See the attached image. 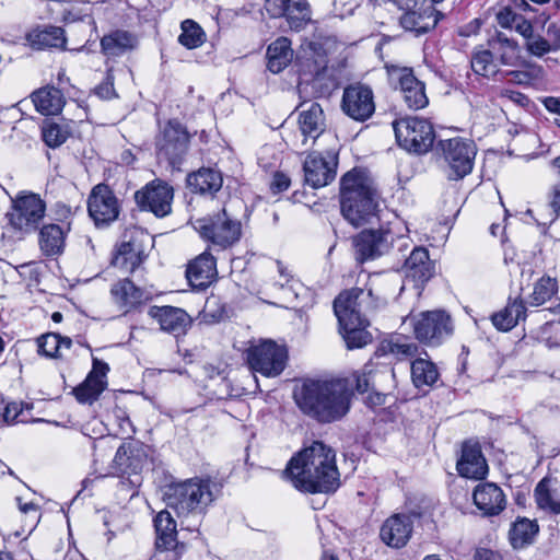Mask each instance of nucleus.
Masks as SVG:
<instances>
[{
	"instance_id": "b1692460",
	"label": "nucleus",
	"mask_w": 560,
	"mask_h": 560,
	"mask_svg": "<svg viewBox=\"0 0 560 560\" xmlns=\"http://www.w3.org/2000/svg\"><path fill=\"white\" fill-rule=\"evenodd\" d=\"M299 114V129L303 136V144H306L308 139L313 142L320 137L326 128V119L322 106L317 103H301Z\"/></svg>"
},
{
	"instance_id": "58836bf2",
	"label": "nucleus",
	"mask_w": 560,
	"mask_h": 560,
	"mask_svg": "<svg viewBox=\"0 0 560 560\" xmlns=\"http://www.w3.org/2000/svg\"><path fill=\"white\" fill-rule=\"evenodd\" d=\"M525 304L523 300L510 302L503 310L492 315V324L502 331L512 329L521 318L525 316Z\"/></svg>"
},
{
	"instance_id": "6e6d98bb",
	"label": "nucleus",
	"mask_w": 560,
	"mask_h": 560,
	"mask_svg": "<svg viewBox=\"0 0 560 560\" xmlns=\"http://www.w3.org/2000/svg\"><path fill=\"white\" fill-rule=\"evenodd\" d=\"M68 138V132L57 124H47L43 127V139L50 148L61 145Z\"/></svg>"
},
{
	"instance_id": "c85d7f7f",
	"label": "nucleus",
	"mask_w": 560,
	"mask_h": 560,
	"mask_svg": "<svg viewBox=\"0 0 560 560\" xmlns=\"http://www.w3.org/2000/svg\"><path fill=\"white\" fill-rule=\"evenodd\" d=\"M399 85L404 101L411 109H420L428 105L424 84L409 69L399 72Z\"/></svg>"
},
{
	"instance_id": "7c9ffc66",
	"label": "nucleus",
	"mask_w": 560,
	"mask_h": 560,
	"mask_svg": "<svg viewBox=\"0 0 560 560\" xmlns=\"http://www.w3.org/2000/svg\"><path fill=\"white\" fill-rule=\"evenodd\" d=\"M113 302L125 313L135 308L143 300V292L128 279H122L113 284L110 289Z\"/></svg>"
},
{
	"instance_id": "774afa93",
	"label": "nucleus",
	"mask_w": 560,
	"mask_h": 560,
	"mask_svg": "<svg viewBox=\"0 0 560 560\" xmlns=\"http://www.w3.org/2000/svg\"><path fill=\"white\" fill-rule=\"evenodd\" d=\"M109 371L107 363L94 358L93 368L88 376H94L95 381L106 382V374Z\"/></svg>"
},
{
	"instance_id": "69168bd1",
	"label": "nucleus",
	"mask_w": 560,
	"mask_h": 560,
	"mask_svg": "<svg viewBox=\"0 0 560 560\" xmlns=\"http://www.w3.org/2000/svg\"><path fill=\"white\" fill-rule=\"evenodd\" d=\"M518 16L520 14H516L511 9L505 8L498 13L497 19L498 23L502 27L513 28Z\"/></svg>"
},
{
	"instance_id": "2eb2a0df",
	"label": "nucleus",
	"mask_w": 560,
	"mask_h": 560,
	"mask_svg": "<svg viewBox=\"0 0 560 560\" xmlns=\"http://www.w3.org/2000/svg\"><path fill=\"white\" fill-rule=\"evenodd\" d=\"M341 108L343 113L357 121H365L375 112L373 91L370 86L355 83L343 90Z\"/></svg>"
},
{
	"instance_id": "e2e57ef3",
	"label": "nucleus",
	"mask_w": 560,
	"mask_h": 560,
	"mask_svg": "<svg viewBox=\"0 0 560 560\" xmlns=\"http://www.w3.org/2000/svg\"><path fill=\"white\" fill-rule=\"evenodd\" d=\"M359 3L360 0H334V12L337 16L343 19L351 15Z\"/></svg>"
},
{
	"instance_id": "f03ea898",
	"label": "nucleus",
	"mask_w": 560,
	"mask_h": 560,
	"mask_svg": "<svg viewBox=\"0 0 560 560\" xmlns=\"http://www.w3.org/2000/svg\"><path fill=\"white\" fill-rule=\"evenodd\" d=\"M351 398L346 378L306 380L294 390L299 409L319 423L341 420L350 410Z\"/></svg>"
},
{
	"instance_id": "1a4fd4ad",
	"label": "nucleus",
	"mask_w": 560,
	"mask_h": 560,
	"mask_svg": "<svg viewBox=\"0 0 560 560\" xmlns=\"http://www.w3.org/2000/svg\"><path fill=\"white\" fill-rule=\"evenodd\" d=\"M324 139L335 142V145L323 152L313 151L303 163L305 183L313 188H320L330 184L336 177L338 165V148L336 136L331 133L324 135Z\"/></svg>"
},
{
	"instance_id": "4be33fe9",
	"label": "nucleus",
	"mask_w": 560,
	"mask_h": 560,
	"mask_svg": "<svg viewBox=\"0 0 560 560\" xmlns=\"http://www.w3.org/2000/svg\"><path fill=\"white\" fill-rule=\"evenodd\" d=\"M155 548L160 551H174L182 555L185 544L177 540L176 522L167 510L160 511L154 517Z\"/></svg>"
},
{
	"instance_id": "9d476101",
	"label": "nucleus",
	"mask_w": 560,
	"mask_h": 560,
	"mask_svg": "<svg viewBox=\"0 0 560 560\" xmlns=\"http://www.w3.org/2000/svg\"><path fill=\"white\" fill-rule=\"evenodd\" d=\"M438 149L450 168L448 177L451 179L464 178L472 171L477 153L472 140L460 137L440 140Z\"/></svg>"
},
{
	"instance_id": "ea45409f",
	"label": "nucleus",
	"mask_w": 560,
	"mask_h": 560,
	"mask_svg": "<svg viewBox=\"0 0 560 560\" xmlns=\"http://www.w3.org/2000/svg\"><path fill=\"white\" fill-rule=\"evenodd\" d=\"M491 47L503 66L516 67L521 63L520 46L515 40L503 34H498L497 38L492 40Z\"/></svg>"
},
{
	"instance_id": "79ce46f5",
	"label": "nucleus",
	"mask_w": 560,
	"mask_h": 560,
	"mask_svg": "<svg viewBox=\"0 0 560 560\" xmlns=\"http://www.w3.org/2000/svg\"><path fill=\"white\" fill-rule=\"evenodd\" d=\"M411 380L418 388L432 386L439 380L436 365L427 359H416L411 363Z\"/></svg>"
},
{
	"instance_id": "a211bd4d",
	"label": "nucleus",
	"mask_w": 560,
	"mask_h": 560,
	"mask_svg": "<svg viewBox=\"0 0 560 560\" xmlns=\"http://www.w3.org/2000/svg\"><path fill=\"white\" fill-rule=\"evenodd\" d=\"M398 279L383 278L380 276L371 277L369 284L363 291V295L358 299L361 302V310H374L388 303L389 300L396 299V291L399 292L404 287H398Z\"/></svg>"
},
{
	"instance_id": "473e14b6",
	"label": "nucleus",
	"mask_w": 560,
	"mask_h": 560,
	"mask_svg": "<svg viewBox=\"0 0 560 560\" xmlns=\"http://www.w3.org/2000/svg\"><path fill=\"white\" fill-rule=\"evenodd\" d=\"M223 178L221 173L214 168L201 167L187 177L190 189L201 195H212L222 187Z\"/></svg>"
},
{
	"instance_id": "6e6552de",
	"label": "nucleus",
	"mask_w": 560,
	"mask_h": 560,
	"mask_svg": "<svg viewBox=\"0 0 560 560\" xmlns=\"http://www.w3.org/2000/svg\"><path fill=\"white\" fill-rule=\"evenodd\" d=\"M396 140L406 151L422 154L434 141L431 122L419 117H404L393 122Z\"/></svg>"
},
{
	"instance_id": "c756f323",
	"label": "nucleus",
	"mask_w": 560,
	"mask_h": 560,
	"mask_svg": "<svg viewBox=\"0 0 560 560\" xmlns=\"http://www.w3.org/2000/svg\"><path fill=\"white\" fill-rule=\"evenodd\" d=\"M70 231V224L65 226L50 223L44 225L38 235V244L45 256H56L63 252L66 236Z\"/></svg>"
},
{
	"instance_id": "3c124183",
	"label": "nucleus",
	"mask_w": 560,
	"mask_h": 560,
	"mask_svg": "<svg viewBox=\"0 0 560 560\" xmlns=\"http://www.w3.org/2000/svg\"><path fill=\"white\" fill-rule=\"evenodd\" d=\"M471 69L476 74L490 78L498 73L493 61V54L490 50L476 51L471 57Z\"/></svg>"
},
{
	"instance_id": "cd10ccee",
	"label": "nucleus",
	"mask_w": 560,
	"mask_h": 560,
	"mask_svg": "<svg viewBox=\"0 0 560 560\" xmlns=\"http://www.w3.org/2000/svg\"><path fill=\"white\" fill-rule=\"evenodd\" d=\"M406 279L415 283L419 288L427 282L434 272V267L429 258V253L425 248H415L404 265Z\"/></svg>"
},
{
	"instance_id": "39448f33",
	"label": "nucleus",
	"mask_w": 560,
	"mask_h": 560,
	"mask_svg": "<svg viewBox=\"0 0 560 560\" xmlns=\"http://www.w3.org/2000/svg\"><path fill=\"white\" fill-rule=\"evenodd\" d=\"M215 485L210 479L192 478L168 487L167 506L178 517L200 516L214 501Z\"/></svg>"
},
{
	"instance_id": "bf43d9fd",
	"label": "nucleus",
	"mask_w": 560,
	"mask_h": 560,
	"mask_svg": "<svg viewBox=\"0 0 560 560\" xmlns=\"http://www.w3.org/2000/svg\"><path fill=\"white\" fill-rule=\"evenodd\" d=\"M383 348L387 349L390 353L402 358L413 357L418 350V347L415 343L399 341H389L386 346L384 345Z\"/></svg>"
},
{
	"instance_id": "13d9d810",
	"label": "nucleus",
	"mask_w": 560,
	"mask_h": 560,
	"mask_svg": "<svg viewBox=\"0 0 560 560\" xmlns=\"http://www.w3.org/2000/svg\"><path fill=\"white\" fill-rule=\"evenodd\" d=\"M277 268L281 279V281L278 282L280 288L293 293L296 296V285H299V281L294 279V277L281 261H277Z\"/></svg>"
},
{
	"instance_id": "8fccbe9b",
	"label": "nucleus",
	"mask_w": 560,
	"mask_h": 560,
	"mask_svg": "<svg viewBox=\"0 0 560 560\" xmlns=\"http://www.w3.org/2000/svg\"><path fill=\"white\" fill-rule=\"evenodd\" d=\"M206 39L202 28L192 20H185L182 23V34L178 42L188 49H194L203 44Z\"/></svg>"
},
{
	"instance_id": "0eeeda50",
	"label": "nucleus",
	"mask_w": 560,
	"mask_h": 560,
	"mask_svg": "<svg viewBox=\"0 0 560 560\" xmlns=\"http://www.w3.org/2000/svg\"><path fill=\"white\" fill-rule=\"evenodd\" d=\"M199 235L220 249L235 245L242 236V223L228 213L225 208L219 212L196 219L192 223Z\"/></svg>"
},
{
	"instance_id": "412c9836",
	"label": "nucleus",
	"mask_w": 560,
	"mask_h": 560,
	"mask_svg": "<svg viewBox=\"0 0 560 560\" xmlns=\"http://www.w3.org/2000/svg\"><path fill=\"white\" fill-rule=\"evenodd\" d=\"M148 314L160 325L161 330L175 337L185 335L192 323L191 317L183 308L168 305L152 306Z\"/></svg>"
},
{
	"instance_id": "9b49d317",
	"label": "nucleus",
	"mask_w": 560,
	"mask_h": 560,
	"mask_svg": "<svg viewBox=\"0 0 560 560\" xmlns=\"http://www.w3.org/2000/svg\"><path fill=\"white\" fill-rule=\"evenodd\" d=\"M246 358L250 370L276 377L284 370L288 353L283 346L272 340H262L248 348Z\"/></svg>"
},
{
	"instance_id": "e433bc0d",
	"label": "nucleus",
	"mask_w": 560,
	"mask_h": 560,
	"mask_svg": "<svg viewBox=\"0 0 560 560\" xmlns=\"http://www.w3.org/2000/svg\"><path fill=\"white\" fill-rule=\"evenodd\" d=\"M293 50L287 37H279L268 46L267 67L272 73L281 72L292 60Z\"/></svg>"
},
{
	"instance_id": "7ed1b4c3",
	"label": "nucleus",
	"mask_w": 560,
	"mask_h": 560,
	"mask_svg": "<svg viewBox=\"0 0 560 560\" xmlns=\"http://www.w3.org/2000/svg\"><path fill=\"white\" fill-rule=\"evenodd\" d=\"M340 206L343 218L355 228L378 218L380 196L364 171L353 168L342 176Z\"/></svg>"
},
{
	"instance_id": "680f3d73",
	"label": "nucleus",
	"mask_w": 560,
	"mask_h": 560,
	"mask_svg": "<svg viewBox=\"0 0 560 560\" xmlns=\"http://www.w3.org/2000/svg\"><path fill=\"white\" fill-rule=\"evenodd\" d=\"M95 94L103 100H110L116 96L114 77L110 69L107 70L105 81L95 88Z\"/></svg>"
},
{
	"instance_id": "f704fd0d",
	"label": "nucleus",
	"mask_w": 560,
	"mask_h": 560,
	"mask_svg": "<svg viewBox=\"0 0 560 560\" xmlns=\"http://www.w3.org/2000/svg\"><path fill=\"white\" fill-rule=\"evenodd\" d=\"M137 45V37L127 31H115L101 39L102 50L108 57L121 56L135 49Z\"/></svg>"
},
{
	"instance_id": "0e129e2a",
	"label": "nucleus",
	"mask_w": 560,
	"mask_h": 560,
	"mask_svg": "<svg viewBox=\"0 0 560 560\" xmlns=\"http://www.w3.org/2000/svg\"><path fill=\"white\" fill-rule=\"evenodd\" d=\"M550 46L551 51L560 50V27L551 23L547 27V37H545Z\"/></svg>"
},
{
	"instance_id": "37998d69",
	"label": "nucleus",
	"mask_w": 560,
	"mask_h": 560,
	"mask_svg": "<svg viewBox=\"0 0 560 560\" xmlns=\"http://www.w3.org/2000/svg\"><path fill=\"white\" fill-rule=\"evenodd\" d=\"M558 292V283L550 276H542L534 283L533 292L527 298L529 306H540L550 301Z\"/></svg>"
},
{
	"instance_id": "a18cd8bd",
	"label": "nucleus",
	"mask_w": 560,
	"mask_h": 560,
	"mask_svg": "<svg viewBox=\"0 0 560 560\" xmlns=\"http://www.w3.org/2000/svg\"><path fill=\"white\" fill-rule=\"evenodd\" d=\"M113 466L116 474L127 475L130 472H137L141 467V460L139 457L133 455L131 444L124 443L116 451L113 459Z\"/></svg>"
},
{
	"instance_id": "6ab92c4d",
	"label": "nucleus",
	"mask_w": 560,
	"mask_h": 560,
	"mask_svg": "<svg viewBox=\"0 0 560 560\" xmlns=\"http://www.w3.org/2000/svg\"><path fill=\"white\" fill-rule=\"evenodd\" d=\"M265 9L271 18L284 16L292 30L302 28L311 20L306 0H266Z\"/></svg>"
},
{
	"instance_id": "49530a36",
	"label": "nucleus",
	"mask_w": 560,
	"mask_h": 560,
	"mask_svg": "<svg viewBox=\"0 0 560 560\" xmlns=\"http://www.w3.org/2000/svg\"><path fill=\"white\" fill-rule=\"evenodd\" d=\"M120 243L143 253H147L148 247L153 246L152 236L139 226L127 228L121 235Z\"/></svg>"
},
{
	"instance_id": "20e7f679",
	"label": "nucleus",
	"mask_w": 560,
	"mask_h": 560,
	"mask_svg": "<svg viewBox=\"0 0 560 560\" xmlns=\"http://www.w3.org/2000/svg\"><path fill=\"white\" fill-rule=\"evenodd\" d=\"M45 212L46 203L38 195L32 192L18 195L5 215L8 222L2 228V243L11 246L35 232Z\"/></svg>"
},
{
	"instance_id": "5701e85b",
	"label": "nucleus",
	"mask_w": 560,
	"mask_h": 560,
	"mask_svg": "<svg viewBox=\"0 0 560 560\" xmlns=\"http://www.w3.org/2000/svg\"><path fill=\"white\" fill-rule=\"evenodd\" d=\"M412 521L409 515L394 514L382 525L380 537L382 541L392 548H401L410 539Z\"/></svg>"
},
{
	"instance_id": "052dcab7",
	"label": "nucleus",
	"mask_w": 560,
	"mask_h": 560,
	"mask_svg": "<svg viewBox=\"0 0 560 560\" xmlns=\"http://www.w3.org/2000/svg\"><path fill=\"white\" fill-rule=\"evenodd\" d=\"M113 413L118 425V431L116 433L130 435L135 432V429L126 410L116 407Z\"/></svg>"
},
{
	"instance_id": "4d7b16f0",
	"label": "nucleus",
	"mask_w": 560,
	"mask_h": 560,
	"mask_svg": "<svg viewBox=\"0 0 560 560\" xmlns=\"http://www.w3.org/2000/svg\"><path fill=\"white\" fill-rule=\"evenodd\" d=\"M525 48L530 55L535 57H542L546 54L551 52L550 46L546 38L535 34L525 40Z\"/></svg>"
},
{
	"instance_id": "5fc2aeb1",
	"label": "nucleus",
	"mask_w": 560,
	"mask_h": 560,
	"mask_svg": "<svg viewBox=\"0 0 560 560\" xmlns=\"http://www.w3.org/2000/svg\"><path fill=\"white\" fill-rule=\"evenodd\" d=\"M378 373L374 371L372 364H365L360 372L353 374L357 390L360 393L374 389L376 386V377Z\"/></svg>"
},
{
	"instance_id": "864d4df0",
	"label": "nucleus",
	"mask_w": 560,
	"mask_h": 560,
	"mask_svg": "<svg viewBox=\"0 0 560 560\" xmlns=\"http://www.w3.org/2000/svg\"><path fill=\"white\" fill-rule=\"evenodd\" d=\"M544 77V70L540 66L530 67L525 71H506L504 72V78L508 79L509 82L527 85L533 81L540 80Z\"/></svg>"
},
{
	"instance_id": "f8f14e48",
	"label": "nucleus",
	"mask_w": 560,
	"mask_h": 560,
	"mask_svg": "<svg viewBox=\"0 0 560 560\" xmlns=\"http://www.w3.org/2000/svg\"><path fill=\"white\" fill-rule=\"evenodd\" d=\"M173 187L162 179H154L135 192V201L141 211L164 218L172 212Z\"/></svg>"
},
{
	"instance_id": "72a5a7b5",
	"label": "nucleus",
	"mask_w": 560,
	"mask_h": 560,
	"mask_svg": "<svg viewBox=\"0 0 560 560\" xmlns=\"http://www.w3.org/2000/svg\"><path fill=\"white\" fill-rule=\"evenodd\" d=\"M535 501L540 510L560 514V485L550 479H541L534 490Z\"/></svg>"
},
{
	"instance_id": "4c0bfd02",
	"label": "nucleus",
	"mask_w": 560,
	"mask_h": 560,
	"mask_svg": "<svg viewBox=\"0 0 560 560\" xmlns=\"http://www.w3.org/2000/svg\"><path fill=\"white\" fill-rule=\"evenodd\" d=\"M539 526L535 521L517 518L510 528L509 539L514 549H522L534 542Z\"/></svg>"
},
{
	"instance_id": "dca6fc26",
	"label": "nucleus",
	"mask_w": 560,
	"mask_h": 560,
	"mask_svg": "<svg viewBox=\"0 0 560 560\" xmlns=\"http://www.w3.org/2000/svg\"><path fill=\"white\" fill-rule=\"evenodd\" d=\"M188 143L189 135L187 130L178 121L170 120L156 141V148L160 156L175 165L180 162L186 153Z\"/></svg>"
},
{
	"instance_id": "f257e3e1",
	"label": "nucleus",
	"mask_w": 560,
	"mask_h": 560,
	"mask_svg": "<svg viewBox=\"0 0 560 560\" xmlns=\"http://www.w3.org/2000/svg\"><path fill=\"white\" fill-rule=\"evenodd\" d=\"M282 474L295 489L303 492L328 493L340 486L336 453L319 441L293 456Z\"/></svg>"
},
{
	"instance_id": "423d86ee",
	"label": "nucleus",
	"mask_w": 560,
	"mask_h": 560,
	"mask_svg": "<svg viewBox=\"0 0 560 560\" xmlns=\"http://www.w3.org/2000/svg\"><path fill=\"white\" fill-rule=\"evenodd\" d=\"M362 295L360 288H353L341 292L334 301V312L349 349L362 348L371 341V335L365 330L368 322L362 314L361 302H358Z\"/></svg>"
},
{
	"instance_id": "c03bdc74",
	"label": "nucleus",
	"mask_w": 560,
	"mask_h": 560,
	"mask_svg": "<svg viewBox=\"0 0 560 560\" xmlns=\"http://www.w3.org/2000/svg\"><path fill=\"white\" fill-rule=\"evenodd\" d=\"M38 352L48 358H60L61 349H70L72 340L56 332H48L37 339Z\"/></svg>"
},
{
	"instance_id": "09e8293b",
	"label": "nucleus",
	"mask_w": 560,
	"mask_h": 560,
	"mask_svg": "<svg viewBox=\"0 0 560 560\" xmlns=\"http://www.w3.org/2000/svg\"><path fill=\"white\" fill-rule=\"evenodd\" d=\"M24 407L30 409L28 405L22 401H9L0 398V424H14L18 422H26L24 417Z\"/></svg>"
},
{
	"instance_id": "f3484780",
	"label": "nucleus",
	"mask_w": 560,
	"mask_h": 560,
	"mask_svg": "<svg viewBox=\"0 0 560 560\" xmlns=\"http://www.w3.org/2000/svg\"><path fill=\"white\" fill-rule=\"evenodd\" d=\"M88 210L97 226L107 225L118 218L119 203L108 186L97 185L89 197Z\"/></svg>"
},
{
	"instance_id": "ddd939ff",
	"label": "nucleus",
	"mask_w": 560,
	"mask_h": 560,
	"mask_svg": "<svg viewBox=\"0 0 560 560\" xmlns=\"http://www.w3.org/2000/svg\"><path fill=\"white\" fill-rule=\"evenodd\" d=\"M395 3L406 11L400 18L401 26L417 36L433 30L442 16L433 5L423 4L421 0H395Z\"/></svg>"
},
{
	"instance_id": "393cba45",
	"label": "nucleus",
	"mask_w": 560,
	"mask_h": 560,
	"mask_svg": "<svg viewBox=\"0 0 560 560\" xmlns=\"http://www.w3.org/2000/svg\"><path fill=\"white\" fill-rule=\"evenodd\" d=\"M215 258L208 252H203L191 260L186 269V277L191 287L205 289L217 278Z\"/></svg>"
},
{
	"instance_id": "aec40b11",
	"label": "nucleus",
	"mask_w": 560,
	"mask_h": 560,
	"mask_svg": "<svg viewBox=\"0 0 560 560\" xmlns=\"http://www.w3.org/2000/svg\"><path fill=\"white\" fill-rule=\"evenodd\" d=\"M389 233L383 230L362 231L353 241L355 258L360 262L373 260L389 248Z\"/></svg>"
},
{
	"instance_id": "a19ab883",
	"label": "nucleus",
	"mask_w": 560,
	"mask_h": 560,
	"mask_svg": "<svg viewBox=\"0 0 560 560\" xmlns=\"http://www.w3.org/2000/svg\"><path fill=\"white\" fill-rule=\"evenodd\" d=\"M145 257L147 253L135 250L119 242L112 264L122 272H133Z\"/></svg>"
},
{
	"instance_id": "bb28decb",
	"label": "nucleus",
	"mask_w": 560,
	"mask_h": 560,
	"mask_svg": "<svg viewBox=\"0 0 560 560\" xmlns=\"http://www.w3.org/2000/svg\"><path fill=\"white\" fill-rule=\"evenodd\" d=\"M460 476L470 479H482L488 472V466L478 444L465 443L462 456L457 462Z\"/></svg>"
},
{
	"instance_id": "603ef678",
	"label": "nucleus",
	"mask_w": 560,
	"mask_h": 560,
	"mask_svg": "<svg viewBox=\"0 0 560 560\" xmlns=\"http://www.w3.org/2000/svg\"><path fill=\"white\" fill-rule=\"evenodd\" d=\"M106 387V382L95 381L94 376L86 380L74 389V395L80 402H93Z\"/></svg>"
},
{
	"instance_id": "de8ad7c7",
	"label": "nucleus",
	"mask_w": 560,
	"mask_h": 560,
	"mask_svg": "<svg viewBox=\"0 0 560 560\" xmlns=\"http://www.w3.org/2000/svg\"><path fill=\"white\" fill-rule=\"evenodd\" d=\"M547 212L542 220L536 219L538 224L547 225L560 217V180L551 183L546 192Z\"/></svg>"
},
{
	"instance_id": "c9c22d12",
	"label": "nucleus",
	"mask_w": 560,
	"mask_h": 560,
	"mask_svg": "<svg viewBox=\"0 0 560 560\" xmlns=\"http://www.w3.org/2000/svg\"><path fill=\"white\" fill-rule=\"evenodd\" d=\"M32 98L36 109L46 116L59 114L65 105L61 91L52 86L39 89Z\"/></svg>"
},
{
	"instance_id": "a878e982",
	"label": "nucleus",
	"mask_w": 560,
	"mask_h": 560,
	"mask_svg": "<svg viewBox=\"0 0 560 560\" xmlns=\"http://www.w3.org/2000/svg\"><path fill=\"white\" fill-rule=\"evenodd\" d=\"M474 503L483 513V515H498L506 505V499L495 483L485 482L475 488L472 494Z\"/></svg>"
},
{
	"instance_id": "2f4dec72",
	"label": "nucleus",
	"mask_w": 560,
	"mask_h": 560,
	"mask_svg": "<svg viewBox=\"0 0 560 560\" xmlns=\"http://www.w3.org/2000/svg\"><path fill=\"white\" fill-rule=\"evenodd\" d=\"M27 40L37 49L65 48L67 38L61 27L48 25L32 30L27 34Z\"/></svg>"
},
{
	"instance_id": "338daca9",
	"label": "nucleus",
	"mask_w": 560,
	"mask_h": 560,
	"mask_svg": "<svg viewBox=\"0 0 560 560\" xmlns=\"http://www.w3.org/2000/svg\"><path fill=\"white\" fill-rule=\"evenodd\" d=\"M289 186H290V178L285 174L280 173V172H277L273 175V178L270 183V189L275 194L287 190L289 188Z\"/></svg>"
},
{
	"instance_id": "4468645a",
	"label": "nucleus",
	"mask_w": 560,
	"mask_h": 560,
	"mask_svg": "<svg viewBox=\"0 0 560 560\" xmlns=\"http://www.w3.org/2000/svg\"><path fill=\"white\" fill-rule=\"evenodd\" d=\"M416 338L429 346H438L453 332L451 317L442 311L423 312L413 320Z\"/></svg>"
}]
</instances>
